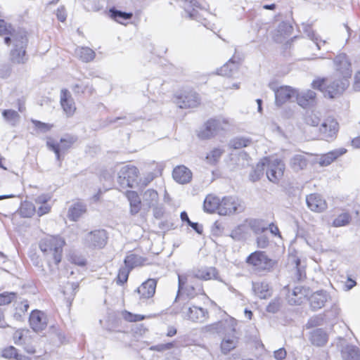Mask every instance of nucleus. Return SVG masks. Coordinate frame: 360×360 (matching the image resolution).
I'll return each instance as SVG.
<instances>
[{"mask_svg":"<svg viewBox=\"0 0 360 360\" xmlns=\"http://www.w3.org/2000/svg\"><path fill=\"white\" fill-rule=\"evenodd\" d=\"M221 206V200L213 195H208L204 200V210L209 213L217 211L219 214V207Z\"/></svg>","mask_w":360,"mask_h":360,"instance_id":"nucleus-34","label":"nucleus"},{"mask_svg":"<svg viewBox=\"0 0 360 360\" xmlns=\"http://www.w3.org/2000/svg\"><path fill=\"white\" fill-rule=\"evenodd\" d=\"M200 101L198 94L193 90H185L175 96V103L180 108H195Z\"/></svg>","mask_w":360,"mask_h":360,"instance_id":"nucleus-12","label":"nucleus"},{"mask_svg":"<svg viewBox=\"0 0 360 360\" xmlns=\"http://www.w3.org/2000/svg\"><path fill=\"white\" fill-rule=\"evenodd\" d=\"M286 355L287 352L284 348H279L274 352V356L276 360H283Z\"/></svg>","mask_w":360,"mask_h":360,"instance_id":"nucleus-59","label":"nucleus"},{"mask_svg":"<svg viewBox=\"0 0 360 360\" xmlns=\"http://www.w3.org/2000/svg\"><path fill=\"white\" fill-rule=\"evenodd\" d=\"M221 330L224 333V337L221 343V349L223 354H226L236 348L238 338L236 335V321L230 319L219 323Z\"/></svg>","mask_w":360,"mask_h":360,"instance_id":"nucleus-5","label":"nucleus"},{"mask_svg":"<svg viewBox=\"0 0 360 360\" xmlns=\"http://www.w3.org/2000/svg\"><path fill=\"white\" fill-rule=\"evenodd\" d=\"M341 352L343 360H360V351L355 346L347 345Z\"/></svg>","mask_w":360,"mask_h":360,"instance_id":"nucleus-37","label":"nucleus"},{"mask_svg":"<svg viewBox=\"0 0 360 360\" xmlns=\"http://www.w3.org/2000/svg\"><path fill=\"white\" fill-rule=\"evenodd\" d=\"M306 122L309 125L316 127L320 122V119L316 115L312 112L307 116Z\"/></svg>","mask_w":360,"mask_h":360,"instance_id":"nucleus-56","label":"nucleus"},{"mask_svg":"<svg viewBox=\"0 0 360 360\" xmlns=\"http://www.w3.org/2000/svg\"><path fill=\"white\" fill-rule=\"evenodd\" d=\"M2 115L5 120L12 126H15L20 117L18 112L13 110H4L2 112Z\"/></svg>","mask_w":360,"mask_h":360,"instance_id":"nucleus-42","label":"nucleus"},{"mask_svg":"<svg viewBox=\"0 0 360 360\" xmlns=\"http://www.w3.org/2000/svg\"><path fill=\"white\" fill-rule=\"evenodd\" d=\"M224 152V150L221 148H214L209 154H207L206 159L210 164H214L219 160Z\"/></svg>","mask_w":360,"mask_h":360,"instance_id":"nucleus-50","label":"nucleus"},{"mask_svg":"<svg viewBox=\"0 0 360 360\" xmlns=\"http://www.w3.org/2000/svg\"><path fill=\"white\" fill-rule=\"evenodd\" d=\"M246 262L257 271H270L274 264V262L262 251L251 253L247 257Z\"/></svg>","mask_w":360,"mask_h":360,"instance_id":"nucleus-9","label":"nucleus"},{"mask_svg":"<svg viewBox=\"0 0 360 360\" xmlns=\"http://www.w3.org/2000/svg\"><path fill=\"white\" fill-rule=\"evenodd\" d=\"M158 193L155 190L148 189L143 194V201L148 207L157 205L158 203Z\"/></svg>","mask_w":360,"mask_h":360,"instance_id":"nucleus-38","label":"nucleus"},{"mask_svg":"<svg viewBox=\"0 0 360 360\" xmlns=\"http://www.w3.org/2000/svg\"><path fill=\"white\" fill-rule=\"evenodd\" d=\"M65 244V240L61 237L50 236L40 240L39 248L48 259H52L56 264H58L62 259Z\"/></svg>","mask_w":360,"mask_h":360,"instance_id":"nucleus-2","label":"nucleus"},{"mask_svg":"<svg viewBox=\"0 0 360 360\" xmlns=\"http://www.w3.org/2000/svg\"><path fill=\"white\" fill-rule=\"evenodd\" d=\"M130 271L131 270L129 269L125 266L120 267L117 276V284L120 285H122L123 284H124L128 280Z\"/></svg>","mask_w":360,"mask_h":360,"instance_id":"nucleus-48","label":"nucleus"},{"mask_svg":"<svg viewBox=\"0 0 360 360\" xmlns=\"http://www.w3.org/2000/svg\"><path fill=\"white\" fill-rule=\"evenodd\" d=\"M110 13L112 18L120 23H122V20H130L133 16L132 13L121 11L114 8L110 9Z\"/></svg>","mask_w":360,"mask_h":360,"instance_id":"nucleus-43","label":"nucleus"},{"mask_svg":"<svg viewBox=\"0 0 360 360\" xmlns=\"http://www.w3.org/2000/svg\"><path fill=\"white\" fill-rule=\"evenodd\" d=\"M29 308V303L27 300H23L16 307V310L20 311L22 313H25Z\"/></svg>","mask_w":360,"mask_h":360,"instance_id":"nucleus-64","label":"nucleus"},{"mask_svg":"<svg viewBox=\"0 0 360 360\" xmlns=\"http://www.w3.org/2000/svg\"><path fill=\"white\" fill-rule=\"evenodd\" d=\"M308 164V160L304 154L295 155L290 162L291 168L295 171L299 172L304 169Z\"/></svg>","mask_w":360,"mask_h":360,"instance_id":"nucleus-36","label":"nucleus"},{"mask_svg":"<svg viewBox=\"0 0 360 360\" xmlns=\"http://www.w3.org/2000/svg\"><path fill=\"white\" fill-rule=\"evenodd\" d=\"M192 279L191 275H178L179 288L175 299L176 302L177 300H192L198 295L205 296L202 283L186 285L188 282L191 283Z\"/></svg>","mask_w":360,"mask_h":360,"instance_id":"nucleus-3","label":"nucleus"},{"mask_svg":"<svg viewBox=\"0 0 360 360\" xmlns=\"http://www.w3.org/2000/svg\"><path fill=\"white\" fill-rule=\"evenodd\" d=\"M13 339L15 345L22 346L28 354H34L35 352L31 332L28 329H18L15 330L13 333Z\"/></svg>","mask_w":360,"mask_h":360,"instance_id":"nucleus-11","label":"nucleus"},{"mask_svg":"<svg viewBox=\"0 0 360 360\" xmlns=\"http://www.w3.org/2000/svg\"><path fill=\"white\" fill-rule=\"evenodd\" d=\"M139 171L133 165H124L117 173V181L122 188H133L137 184Z\"/></svg>","mask_w":360,"mask_h":360,"instance_id":"nucleus-6","label":"nucleus"},{"mask_svg":"<svg viewBox=\"0 0 360 360\" xmlns=\"http://www.w3.org/2000/svg\"><path fill=\"white\" fill-rule=\"evenodd\" d=\"M316 94L314 91L307 90L297 95V103L300 106L307 108L316 103Z\"/></svg>","mask_w":360,"mask_h":360,"instance_id":"nucleus-33","label":"nucleus"},{"mask_svg":"<svg viewBox=\"0 0 360 360\" xmlns=\"http://www.w3.org/2000/svg\"><path fill=\"white\" fill-rule=\"evenodd\" d=\"M229 126V121L222 117L211 119L205 124V129L198 134L200 139H210L221 130H225Z\"/></svg>","mask_w":360,"mask_h":360,"instance_id":"nucleus-10","label":"nucleus"},{"mask_svg":"<svg viewBox=\"0 0 360 360\" xmlns=\"http://www.w3.org/2000/svg\"><path fill=\"white\" fill-rule=\"evenodd\" d=\"M60 104L68 115H71L75 110L73 99L67 89H62L60 91Z\"/></svg>","mask_w":360,"mask_h":360,"instance_id":"nucleus-26","label":"nucleus"},{"mask_svg":"<svg viewBox=\"0 0 360 360\" xmlns=\"http://www.w3.org/2000/svg\"><path fill=\"white\" fill-rule=\"evenodd\" d=\"M174 179L181 184H185L191 180L192 173L190 169L184 165L177 166L172 172Z\"/></svg>","mask_w":360,"mask_h":360,"instance_id":"nucleus-25","label":"nucleus"},{"mask_svg":"<svg viewBox=\"0 0 360 360\" xmlns=\"http://www.w3.org/2000/svg\"><path fill=\"white\" fill-rule=\"evenodd\" d=\"M30 325L35 332L44 330L47 326L46 315L39 310H34L30 316Z\"/></svg>","mask_w":360,"mask_h":360,"instance_id":"nucleus-16","label":"nucleus"},{"mask_svg":"<svg viewBox=\"0 0 360 360\" xmlns=\"http://www.w3.org/2000/svg\"><path fill=\"white\" fill-rule=\"evenodd\" d=\"M13 42L15 48L11 51V58L13 62L22 63L25 62V47L27 42L26 34L24 31H18L11 34V37H6L4 42L9 44L11 41Z\"/></svg>","mask_w":360,"mask_h":360,"instance_id":"nucleus-4","label":"nucleus"},{"mask_svg":"<svg viewBox=\"0 0 360 360\" xmlns=\"http://www.w3.org/2000/svg\"><path fill=\"white\" fill-rule=\"evenodd\" d=\"M334 67L336 76L349 79L352 75V65L349 60L345 53L338 55L334 59Z\"/></svg>","mask_w":360,"mask_h":360,"instance_id":"nucleus-14","label":"nucleus"},{"mask_svg":"<svg viewBox=\"0 0 360 360\" xmlns=\"http://www.w3.org/2000/svg\"><path fill=\"white\" fill-rule=\"evenodd\" d=\"M75 56L84 63H89L96 57V53L87 46H77L75 51Z\"/></svg>","mask_w":360,"mask_h":360,"instance_id":"nucleus-32","label":"nucleus"},{"mask_svg":"<svg viewBox=\"0 0 360 360\" xmlns=\"http://www.w3.org/2000/svg\"><path fill=\"white\" fill-rule=\"evenodd\" d=\"M120 120H124V124H129L134 121V119H132V117L131 116H129V117L124 116V117H117L115 119L110 118V119H108V123L113 124Z\"/></svg>","mask_w":360,"mask_h":360,"instance_id":"nucleus-61","label":"nucleus"},{"mask_svg":"<svg viewBox=\"0 0 360 360\" xmlns=\"http://www.w3.org/2000/svg\"><path fill=\"white\" fill-rule=\"evenodd\" d=\"M75 141V139L73 137L61 139L60 141V143H54L53 140L49 139L46 142V145L50 150L54 152L56 156V159L58 160H60V152L66 150L68 148H70Z\"/></svg>","mask_w":360,"mask_h":360,"instance_id":"nucleus-18","label":"nucleus"},{"mask_svg":"<svg viewBox=\"0 0 360 360\" xmlns=\"http://www.w3.org/2000/svg\"><path fill=\"white\" fill-rule=\"evenodd\" d=\"M327 299L328 295L326 291H317L309 297L310 306L313 310L319 309L324 306Z\"/></svg>","mask_w":360,"mask_h":360,"instance_id":"nucleus-29","label":"nucleus"},{"mask_svg":"<svg viewBox=\"0 0 360 360\" xmlns=\"http://www.w3.org/2000/svg\"><path fill=\"white\" fill-rule=\"evenodd\" d=\"M252 291L260 299H266L271 295V290L266 281L252 282Z\"/></svg>","mask_w":360,"mask_h":360,"instance_id":"nucleus-28","label":"nucleus"},{"mask_svg":"<svg viewBox=\"0 0 360 360\" xmlns=\"http://www.w3.org/2000/svg\"><path fill=\"white\" fill-rule=\"evenodd\" d=\"M351 221V216L349 213L344 212L339 214L333 221L334 227L345 226Z\"/></svg>","mask_w":360,"mask_h":360,"instance_id":"nucleus-46","label":"nucleus"},{"mask_svg":"<svg viewBox=\"0 0 360 360\" xmlns=\"http://www.w3.org/2000/svg\"><path fill=\"white\" fill-rule=\"evenodd\" d=\"M244 210V202L236 196H226L221 199L219 215L226 216L240 213Z\"/></svg>","mask_w":360,"mask_h":360,"instance_id":"nucleus-8","label":"nucleus"},{"mask_svg":"<svg viewBox=\"0 0 360 360\" xmlns=\"http://www.w3.org/2000/svg\"><path fill=\"white\" fill-rule=\"evenodd\" d=\"M257 246L260 248H266L269 244V240L265 236H260L257 239Z\"/></svg>","mask_w":360,"mask_h":360,"instance_id":"nucleus-62","label":"nucleus"},{"mask_svg":"<svg viewBox=\"0 0 360 360\" xmlns=\"http://www.w3.org/2000/svg\"><path fill=\"white\" fill-rule=\"evenodd\" d=\"M281 307V300L279 297H276L272 300L266 306V311L269 313H276Z\"/></svg>","mask_w":360,"mask_h":360,"instance_id":"nucleus-52","label":"nucleus"},{"mask_svg":"<svg viewBox=\"0 0 360 360\" xmlns=\"http://www.w3.org/2000/svg\"><path fill=\"white\" fill-rule=\"evenodd\" d=\"M51 207L48 204L41 205V206L38 208L37 213L39 217H41L49 213Z\"/></svg>","mask_w":360,"mask_h":360,"instance_id":"nucleus-63","label":"nucleus"},{"mask_svg":"<svg viewBox=\"0 0 360 360\" xmlns=\"http://www.w3.org/2000/svg\"><path fill=\"white\" fill-rule=\"evenodd\" d=\"M306 202L309 209L314 212H322L327 209L326 200L317 193L307 195Z\"/></svg>","mask_w":360,"mask_h":360,"instance_id":"nucleus-17","label":"nucleus"},{"mask_svg":"<svg viewBox=\"0 0 360 360\" xmlns=\"http://www.w3.org/2000/svg\"><path fill=\"white\" fill-rule=\"evenodd\" d=\"M187 275H191V278H196L205 281L211 279L218 280V272L214 267L205 266L197 269H193Z\"/></svg>","mask_w":360,"mask_h":360,"instance_id":"nucleus-20","label":"nucleus"},{"mask_svg":"<svg viewBox=\"0 0 360 360\" xmlns=\"http://www.w3.org/2000/svg\"><path fill=\"white\" fill-rule=\"evenodd\" d=\"M125 320L130 322H136L142 321L145 319V316L141 314H133L130 312L126 311L124 314Z\"/></svg>","mask_w":360,"mask_h":360,"instance_id":"nucleus-55","label":"nucleus"},{"mask_svg":"<svg viewBox=\"0 0 360 360\" xmlns=\"http://www.w3.org/2000/svg\"><path fill=\"white\" fill-rule=\"evenodd\" d=\"M17 297L15 292H4L0 294V306L10 304Z\"/></svg>","mask_w":360,"mask_h":360,"instance_id":"nucleus-51","label":"nucleus"},{"mask_svg":"<svg viewBox=\"0 0 360 360\" xmlns=\"http://www.w3.org/2000/svg\"><path fill=\"white\" fill-rule=\"evenodd\" d=\"M243 227V226H238L237 228L233 229L231 231L230 236L236 240H240L242 238Z\"/></svg>","mask_w":360,"mask_h":360,"instance_id":"nucleus-57","label":"nucleus"},{"mask_svg":"<svg viewBox=\"0 0 360 360\" xmlns=\"http://www.w3.org/2000/svg\"><path fill=\"white\" fill-rule=\"evenodd\" d=\"M32 123L41 132H46L51 129L53 127V124H50L48 123H44L38 120H32Z\"/></svg>","mask_w":360,"mask_h":360,"instance_id":"nucleus-53","label":"nucleus"},{"mask_svg":"<svg viewBox=\"0 0 360 360\" xmlns=\"http://www.w3.org/2000/svg\"><path fill=\"white\" fill-rule=\"evenodd\" d=\"M346 152L347 150L343 148L331 150L322 155L319 160V163L322 167L328 166L330 165L333 161H335L338 158L344 155Z\"/></svg>","mask_w":360,"mask_h":360,"instance_id":"nucleus-27","label":"nucleus"},{"mask_svg":"<svg viewBox=\"0 0 360 360\" xmlns=\"http://www.w3.org/2000/svg\"><path fill=\"white\" fill-rule=\"evenodd\" d=\"M290 295L288 296L289 302L292 304H300L302 302V298L304 296V293L302 292V288L300 286L295 287Z\"/></svg>","mask_w":360,"mask_h":360,"instance_id":"nucleus-44","label":"nucleus"},{"mask_svg":"<svg viewBox=\"0 0 360 360\" xmlns=\"http://www.w3.org/2000/svg\"><path fill=\"white\" fill-rule=\"evenodd\" d=\"M309 340L316 347H323L328 342V334L323 328H316L309 333Z\"/></svg>","mask_w":360,"mask_h":360,"instance_id":"nucleus-21","label":"nucleus"},{"mask_svg":"<svg viewBox=\"0 0 360 360\" xmlns=\"http://www.w3.org/2000/svg\"><path fill=\"white\" fill-rule=\"evenodd\" d=\"M156 285L157 281L153 278H149L143 282L136 290L140 295V298L149 299L155 295Z\"/></svg>","mask_w":360,"mask_h":360,"instance_id":"nucleus-22","label":"nucleus"},{"mask_svg":"<svg viewBox=\"0 0 360 360\" xmlns=\"http://www.w3.org/2000/svg\"><path fill=\"white\" fill-rule=\"evenodd\" d=\"M304 33L311 39L314 44L316 46L317 49L321 50L323 48L324 50H327L324 46L326 45V41L321 39L311 29L310 27H307L304 30Z\"/></svg>","mask_w":360,"mask_h":360,"instance_id":"nucleus-39","label":"nucleus"},{"mask_svg":"<svg viewBox=\"0 0 360 360\" xmlns=\"http://www.w3.org/2000/svg\"><path fill=\"white\" fill-rule=\"evenodd\" d=\"M264 169L265 162L262 160L257 165L254 171L250 174V179L253 182L258 181L263 175Z\"/></svg>","mask_w":360,"mask_h":360,"instance_id":"nucleus-47","label":"nucleus"},{"mask_svg":"<svg viewBox=\"0 0 360 360\" xmlns=\"http://www.w3.org/2000/svg\"><path fill=\"white\" fill-rule=\"evenodd\" d=\"M86 211V205L83 202H78L70 207L68 216L70 220L76 221Z\"/></svg>","mask_w":360,"mask_h":360,"instance_id":"nucleus-35","label":"nucleus"},{"mask_svg":"<svg viewBox=\"0 0 360 360\" xmlns=\"http://www.w3.org/2000/svg\"><path fill=\"white\" fill-rule=\"evenodd\" d=\"M184 319L193 322H204L207 317L208 312L202 307L195 305H184L182 308Z\"/></svg>","mask_w":360,"mask_h":360,"instance_id":"nucleus-15","label":"nucleus"},{"mask_svg":"<svg viewBox=\"0 0 360 360\" xmlns=\"http://www.w3.org/2000/svg\"><path fill=\"white\" fill-rule=\"evenodd\" d=\"M338 131V123L334 119L328 118L324 120L320 127V131L323 134L324 139L330 141L336 135Z\"/></svg>","mask_w":360,"mask_h":360,"instance_id":"nucleus-19","label":"nucleus"},{"mask_svg":"<svg viewBox=\"0 0 360 360\" xmlns=\"http://www.w3.org/2000/svg\"><path fill=\"white\" fill-rule=\"evenodd\" d=\"M142 263V257L135 254H131L127 255L124 260V266L127 267L131 271L134 267L141 265Z\"/></svg>","mask_w":360,"mask_h":360,"instance_id":"nucleus-40","label":"nucleus"},{"mask_svg":"<svg viewBox=\"0 0 360 360\" xmlns=\"http://www.w3.org/2000/svg\"><path fill=\"white\" fill-rule=\"evenodd\" d=\"M266 169V176L273 183H277L283 176L285 171L284 162L278 158H266L264 160Z\"/></svg>","mask_w":360,"mask_h":360,"instance_id":"nucleus-7","label":"nucleus"},{"mask_svg":"<svg viewBox=\"0 0 360 360\" xmlns=\"http://www.w3.org/2000/svg\"><path fill=\"white\" fill-rule=\"evenodd\" d=\"M311 86L314 89L323 92L326 97L333 98L344 92L349 86V81L346 78L335 75L330 79H321L314 80Z\"/></svg>","mask_w":360,"mask_h":360,"instance_id":"nucleus-1","label":"nucleus"},{"mask_svg":"<svg viewBox=\"0 0 360 360\" xmlns=\"http://www.w3.org/2000/svg\"><path fill=\"white\" fill-rule=\"evenodd\" d=\"M71 260L74 264L81 266H84L86 262V259L83 257L78 256L77 255H72Z\"/></svg>","mask_w":360,"mask_h":360,"instance_id":"nucleus-60","label":"nucleus"},{"mask_svg":"<svg viewBox=\"0 0 360 360\" xmlns=\"http://www.w3.org/2000/svg\"><path fill=\"white\" fill-rule=\"evenodd\" d=\"M126 197L129 202L130 213L132 215L139 213L141 210V201L138 193L134 191H127L126 192Z\"/></svg>","mask_w":360,"mask_h":360,"instance_id":"nucleus-31","label":"nucleus"},{"mask_svg":"<svg viewBox=\"0 0 360 360\" xmlns=\"http://www.w3.org/2000/svg\"><path fill=\"white\" fill-rule=\"evenodd\" d=\"M2 356L6 359L14 358L16 360H24L25 358L23 355L18 354L17 349L13 346L5 348L2 351Z\"/></svg>","mask_w":360,"mask_h":360,"instance_id":"nucleus-45","label":"nucleus"},{"mask_svg":"<svg viewBox=\"0 0 360 360\" xmlns=\"http://www.w3.org/2000/svg\"><path fill=\"white\" fill-rule=\"evenodd\" d=\"M107 233L103 229L95 230L88 233L84 237L86 246L92 248H103L107 243Z\"/></svg>","mask_w":360,"mask_h":360,"instance_id":"nucleus-13","label":"nucleus"},{"mask_svg":"<svg viewBox=\"0 0 360 360\" xmlns=\"http://www.w3.org/2000/svg\"><path fill=\"white\" fill-rule=\"evenodd\" d=\"M191 19L199 20V12L195 0H176Z\"/></svg>","mask_w":360,"mask_h":360,"instance_id":"nucleus-24","label":"nucleus"},{"mask_svg":"<svg viewBox=\"0 0 360 360\" xmlns=\"http://www.w3.org/2000/svg\"><path fill=\"white\" fill-rule=\"evenodd\" d=\"M251 141L248 138L236 137L232 139L230 142V146L234 149H238L248 146Z\"/></svg>","mask_w":360,"mask_h":360,"instance_id":"nucleus-49","label":"nucleus"},{"mask_svg":"<svg viewBox=\"0 0 360 360\" xmlns=\"http://www.w3.org/2000/svg\"><path fill=\"white\" fill-rule=\"evenodd\" d=\"M174 347V344L173 342H168L165 344H158L150 347V349L153 351L157 352H163L165 350H169L172 349Z\"/></svg>","mask_w":360,"mask_h":360,"instance_id":"nucleus-54","label":"nucleus"},{"mask_svg":"<svg viewBox=\"0 0 360 360\" xmlns=\"http://www.w3.org/2000/svg\"><path fill=\"white\" fill-rule=\"evenodd\" d=\"M238 63L231 58L226 64L217 70V74L225 77H234L238 72Z\"/></svg>","mask_w":360,"mask_h":360,"instance_id":"nucleus-30","label":"nucleus"},{"mask_svg":"<svg viewBox=\"0 0 360 360\" xmlns=\"http://www.w3.org/2000/svg\"><path fill=\"white\" fill-rule=\"evenodd\" d=\"M297 95L295 89L290 86H284L279 87L278 90L276 91V104L280 106L285 103L286 101L290 100L292 98Z\"/></svg>","mask_w":360,"mask_h":360,"instance_id":"nucleus-23","label":"nucleus"},{"mask_svg":"<svg viewBox=\"0 0 360 360\" xmlns=\"http://www.w3.org/2000/svg\"><path fill=\"white\" fill-rule=\"evenodd\" d=\"M19 212L23 217H31L35 213L36 209L32 202L25 201L21 203Z\"/></svg>","mask_w":360,"mask_h":360,"instance_id":"nucleus-41","label":"nucleus"},{"mask_svg":"<svg viewBox=\"0 0 360 360\" xmlns=\"http://www.w3.org/2000/svg\"><path fill=\"white\" fill-rule=\"evenodd\" d=\"M153 208V215L156 219H160L164 214V207L162 205L157 203V205L152 206Z\"/></svg>","mask_w":360,"mask_h":360,"instance_id":"nucleus-58","label":"nucleus"}]
</instances>
